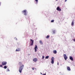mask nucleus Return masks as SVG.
Segmentation results:
<instances>
[{
  "mask_svg": "<svg viewBox=\"0 0 75 75\" xmlns=\"http://www.w3.org/2000/svg\"><path fill=\"white\" fill-rule=\"evenodd\" d=\"M35 0V1H36L37 2V3H38V0Z\"/></svg>",
  "mask_w": 75,
  "mask_h": 75,
  "instance_id": "nucleus-20",
  "label": "nucleus"
},
{
  "mask_svg": "<svg viewBox=\"0 0 75 75\" xmlns=\"http://www.w3.org/2000/svg\"><path fill=\"white\" fill-rule=\"evenodd\" d=\"M2 65H6L7 64V62L3 61L2 62Z\"/></svg>",
  "mask_w": 75,
  "mask_h": 75,
  "instance_id": "nucleus-5",
  "label": "nucleus"
},
{
  "mask_svg": "<svg viewBox=\"0 0 75 75\" xmlns=\"http://www.w3.org/2000/svg\"><path fill=\"white\" fill-rule=\"evenodd\" d=\"M34 48H35V52H36L37 51V49H38V47H37V45H35V47Z\"/></svg>",
  "mask_w": 75,
  "mask_h": 75,
  "instance_id": "nucleus-7",
  "label": "nucleus"
},
{
  "mask_svg": "<svg viewBox=\"0 0 75 75\" xmlns=\"http://www.w3.org/2000/svg\"><path fill=\"white\" fill-rule=\"evenodd\" d=\"M40 44H41L42 45L43 44V43H42V41L41 40H40Z\"/></svg>",
  "mask_w": 75,
  "mask_h": 75,
  "instance_id": "nucleus-13",
  "label": "nucleus"
},
{
  "mask_svg": "<svg viewBox=\"0 0 75 75\" xmlns=\"http://www.w3.org/2000/svg\"><path fill=\"white\" fill-rule=\"evenodd\" d=\"M19 65H20V67L19 68V71L20 73L22 72V70L23 69V68L24 66L22 64V62H20L18 63Z\"/></svg>",
  "mask_w": 75,
  "mask_h": 75,
  "instance_id": "nucleus-1",
  "label": "nucleus"
},
{
  "mask_svg": "<svg viewBox=\"0 0 75 75\" xmlns=\"http://www.w3.org/2000/svg\"><path fill=\"white\" fill-rule=\"evenodd\" d=\"M74 23L73 22H72L71 23V25H74Z\"/></svg>",
  "mask_w": 75,
  "mask_h": 75,
  "instance_id": "nucleus-15",
  "label": "nucleus"
},
{
  "mask_svg": "<svg viewBox=\"0 0 75 75\" xmlns=\"http://www.w3.org/2000/svg\"><path fill=\"white\" fill-rule=\"evenodd\" d=\"M42 75H46L45 74H43Z\"/></svg>",
  "mask_w": 75,
  "mask_h": 75,
  "instance_id": "nucleus-26",
  "label": "nucleus"
},
{
  "mask_svg": "<svg viewBox=\"0 0 75 75\" xmlns=\"http://www.w3.org/2000/svg\"><path fill=\"white\" fill-rule=\"evenodd\" d=\"M49 58V56H48L45 57V59H48Z\"/></svg>",
  "mask_w": 75,
  "mask_h": 75,
  "instance_id": "nucleus-14",
  "label": "nucleus"
},
{
  "mask_svg": "<svg viewBox=\"0 0 75 75\" xmlns=\"http://www.w3.org/2000/svg\"><path fill=\"white\" fill-rule=\"evenodd\" d=\"M57 10H58V11H61V9H60L59 8V6H58L57 8Z\"/></svg>",
  "mask_w": 75,
  "mask_h": 75,
  "instance_id": "nucleus-8",
  "label": "nucleus"
},
{
  "mask_svg": "<svg viewBox=\"0 0 75 75\" xmlns=\"http://www.w3.org/2000/svg\"><path fill=\"white\" fill-rule=\"evenodd\" d=\"M49 37H50V36L48 35H47L46 37V38H49Z\"/></svg>",
  "mask_w": 75,
  "mask_h": 75,
  "instance_id": "nucleus-19",
  "label": "nucleus"
},
{
  "mask_svg": "<svg viewBox=\"0 0 75 75\" xmlns=\"http://www.w3.org/2000/svg\"><path fill=\"white\" fill-rule=\"evenodd\" d=\"M54 57H52L51 59V63L52 64H54Z\"/></svg>",
  "mask_w": 75,
  "mask_h": 75,
  "instance_id": "nucleus-3",
  "label": "nucleus"
},
{
  "mask_svg": "<svg viewBox=\"0 0 75 75\" xmlns=\"http://www.w3.org/2000/svg\"><path fill=\"white\" fill-rule=\"evenodd\" d=\"M63 57L65 60H67V59L68 57H67V55H66V54H64Z\"/></svg>",
  "mask_w": 75,
  "mask_h": 75,
  "instance_id": "nucleus-4",
  "label": "nucleus"
},
{
  "mask_svg": "<svg viewBox=\"0 0 75 75\" xmlns=\"http://www.w3.org/2000/svg\"><path fill=\"white\" fill-rule=\"evenodd\" d=\"M1 5V3L0 2V6Z\"/></svg>",
  "mask_w": 75,
  "mask_h": 75,
  "instance_id": "nucleus-28",
  "label": "nucleus"
},
{
  "mask_svg": "<svg viewBox=\"0 0 75 75\" xmlns=\"http://www.w3.org/2000/svg\"><path fill=\"white\" fill-rule=\"evenodd\" d=\"M7 70H9V69H7Z\"/></svg>",
  "mask_w": 75,
  "mask_h": 75,
  "instance_id": "nucleus-30",
  "label": "nucleus"
},
{
  "mask_svg": "<svg viewBox=\"0 0 75 75\" xmlns=\"http://www.w3.org/2000/svg\"><path fill=\"white\" fill-rule=\"evenodd\" d=\"M20 49H16V51H20Z\"/></svg>",
  "mask_w": 75,
  "mask_h": 75,
  "instance_id": "nucleus-16",
  "label": "nucleus"
},
{
  "mask_svg": "<svg viewBox=\"0 0 75 75\" xmlns=\"http://www.w3.org/2000/svg\"><path fill=\"white\" fill-rule=\"evenodd\" d=\"M54 20H52L51 21V23H53V22H54Z\"/></svg>",
  "mask_w": 75,
  "mask_h": 75,
  "instance_id": "nucleus-18",
  "label": "nucleus"
},
{
  "mask_svg": "<svg viewBox=\"0 0 75 75\" xmlns=\"http://www.w3.org/2000/svg\"><path fill=\"white\" fill-rule=\"evenodd\" d=\"M67 69L68 71H71V69L70 68V67H67Z\"/></svg>",
  "mask_w": 75,
  "mask_h": 75,
  "instance_id": "nucleus-11",
  "label": "nucleus"
},
{
  "mask_svg": "<svg viewBox=\"0 0 75 75\" xmlns=\"http://www.w3.org/2000/svg\"><path fill=\"white\" fill-rule=\"evenodd\" d=\"M41 74H42V73H41Z\"/></svg>",
  "mask_w": 75,
  "mask_h": 75,
  "instance_id": "nucleus-31",
  "label": "nucleus"
},
{
  "mask_svg": "<svg viewBox=\"0 0 75 75\" xmlns=\"http://www.w3.org/2000/svg\"><path fill=\"white\" fill-rule=\"evenodd\" d=\"M4 68L5 69H6V68H7V67L6 66H4Z\"/></svg>",
  "mask_w": 75,
  "mask_h": 75,
  "instance_id": "nucleus-17",
  "label": "nucleus"
},
{
  "mask_svg": "<svg viewBox=\"0 0 75 75\" xmlns=\"http://www.w3.org/2000/svg\"><path fill=\"white\" fill-rule=\"evenodd\" d=\"M53 52L54 54H56L57 53V51L56 50H54Z\"/></svg>",
  "mask_w": 75,
  "mask_h": 75,
  "instance_id": "nucleus-12",
  "label": "nucleus"
},
{
  "mask_svg": "<svg viewBox=\"0 0 75 75\" xmlns=\"http://www.w3.org/2000/svg\"><path fill=\"white\" fill-rule=\"evenodd\" d=\"M22 12L23 13H24V15H25V16H27V13H28V12L26 10H25L22 11Z\"/></svg>",
  "mask_w": 75,
  "mask_h": 75,
  "instance_id": "nucleus-2",
  "label": "nucleus"
},
{
  "mask_svg": "<svg viewBox=\"0 0 75 75\" xmlns=\"http://www.w3.org/2000/svg\"><path fill=\"white\" fill-rule=\"evenodd\" d=\"M38 60L37 58H35L33 59V61L34 62H36V61H37Z\"/></svg>",
  "mask_w": 75,
  "mask_h": 75,
  "instance_id": "nucleus-9",
  "label": "nucleus"
},
{
  "mask_svg": "<svg viewBox=\"0 0 75 75\" xmlns=\"http://www.w3.org/2000/svg\"><path fill=\"white\" fill-rule=\"evenodd\" d=\"M44 56H42V59H44Z\"/></svg>",
  "mask_w": 75,
  "mask_h": 75,
  "instance_id": "nucleus-23",
  "label": "nucleus"
},
{
  "mask_svg": "<svg viewBox=\"0 0 75 75\" xmlns=\"http://www.w3.org/2000/svg\"><path fill=\"white\" fill-rule=\"evenodd\" d=\"M32 69H33V70H34V68H33Z\"/></svg>",
  "mask_w": 75,
  "mask_h": 75,
  "instance_id": "nucleus-25",
  "label": "nucleus"
},
{
  "mask_svg": "<svg viewBox=\"0 0 75 75\" xmlns=\"http://www.w3.org/2000/svg\"><path fill=\"white\" fill-rule=\"evenodd\" d=\"M56 0V1H58V0Z\"/></svg>",
  "mask_w": 75,
  "mask_h": 75,
  "instance_id": "nucleus-32",
  "label": "nucleus"
},
{
  "mask_svg": "<svg viewBox=\"0 0 75 75\" xmlns=\"http://www.w3.org/2000/svg\"><path fill=\"white\" fill-rule=\"evenodd\" d=\"M67 0H65V2H66V1H67Z\"/></svg>",
  "mask_w": 75,
  "mask_h": 75,
  "instance_id": "nucleus-27",
  "label": "nucleus"
},
{
  "mask_svg": "<svg viewBox=\"0 0 75 75\" xmlns=\"http://www.w3.org/2000/svg\"><path fill=\"white\" fill-rule=\"evenodd\" d=\"M73 40L75 42V39H73Z\"/></svg>",
  "mask_w": 75,
  "mask_h": 75,
  "instance_id": "nucleus-24",
  "label": "nucleus"
},
{
  "mask_svg": "<svg viewBox=\"0 0 75 75\" xmlns=\"http://www.w3.org/2000/svg\"><path fill=\"white\" fill-rule=\"evenodd\" d=\"M58 64H58V63H57V65H58Z\"/></svg>",
  "mask_w": 75,
  "mask_h": 75,
  "instance_id": "nucleus-29",
  "label": "nucleus"
},
{
  "mask_svg": "<svg viewBox=\"0 0 75 75\" xmlns=\"http://www.w3.org/2000/svg\"><path fill=\"white\" fill-rule=\"evenodd\" d=\"M53 33H55V30H53Z\"/></svg>",
  "mask_w": 75,
  "mask_h": 75,
  "instance_id": "nucleus-21",
  "label": "nucleus"
},
{
  "mask_svg": "<svg viewBox=\"0 0 75 75\" xmlns=\"http://www.w3.org/2000/svg\"><path fill=\"white\" fill-rule=\"evenodd\" d=\"M3 67V65H0V67Z\"/></svg>",
  "mask_w": 75,
  "mask_h": 75,
  "instance_id": "nucleus-22",
  "label": "nucleus"
},
{
  "mask_svg": "<svg viewBox=\"0 0 75 75\" xmlns=\"http://www.w3.org/2000/svg\"><path fill=\"white\" fill-rule=\"evenodd\" d=\"M69 59L71 60V61H74V59H73V58H72V57L71 56H70L69 57Z\"/></svg>",
  "mask_w": 75,
  "mask_h": 75,
  "instance_id": "nucleus-10",
  "label": "nucleus"
},
{
  "mask_svg": "<svg viewBox=\"0 0 75 75\" xmlns=\"http://www.w3.org/2000/svg\"><path fill=\"white\" fill-rule=\"evenodd\" d=\"M30 41L31 42L30 45L32 46V45H33V44H34V40H33L31 39H30Z\"/></svg>",
  "mask_w": 75,
  "mask_h": 75,
  "instance_id": "nucleus-6",
  "label": "nucleus"
}]
</instances>
